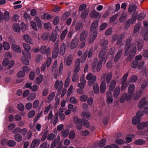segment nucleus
<instances>
[{
    "label": "nucleus",
    "mask_w": 148,
    "mask_h": 148,
    "mask_svg": "<svg viewBox=\"0 0 148 148\" xmlns=\"http://www.w3.org/2000/svg\"><path fill=\"white\" fill-rule=\"evenodd\" d=\"M143 55L145 58H148V49H145L143 51Z\"/></svg>",
    "instance_id": "64"
},
{
    "label": "nucleus",
    "mask_w": 148,
    "mask_h": 148,
    "mask_svg": "<svg viewBox=\"0 0 148 148\" xmlns=\"http://www.w3.org/2000/svg\"><path fill=\"white\" fill-rule=\"evenodd\" d=\"M55 95L54 92H52L51 93L48 97V101H51L54 98Z\"/></svg>",
    "instance_id": "54"
},
{
    "label": "nucleus",
    "mask_w": 148,
    "mask_h": 148,
    "mask_svg": "<svg viewBox=\"0 0 148 148\" xmlns=\"http://www.w3.org/2000/svg\"><path fill=\"white\" fill-rule=\"evenodd\" d=\"M40 51L43 54L46 53L48 56L50 53V48L48 47L46 49V47L44 45L42 46L40 48Z\"/></svg>",
    "instance_id": "9"
},
{
    "label": "nucleus",
    "mask_w": 148,
    "mask_h": 148,
    "mask_svg": "<svg viewBox=\"0 0 148 148\" xmlns=\"http://www.w3.org/2000/svg\"><path fill=\"white\" fill-rule=\"evenodd\" d=\"M135 89V85L133 84H130L128 88V93L130 95L132 94L134 92Z\"/></svg>",
    "instance_id": "21"
},
{
    "label": "nucleus",
    "mask_w": 148,
    "mask_h": 148,
    "mask_svg": "<svg viewBox=\"0 0 148 148\" xmlns=\"http://www.w3.org/2000/svg\"><path fill=\"white\" fill-rule=\"evenodd\" d=\"M59 48L56 47L55 48L53 51L52 57L53 58H55L57 57L59 53Z\"/></svg>",
    "instance_id": "18"
},
{
    "label": "nucleus",
    "mask_w": 148,
    "mask_h": 148,
    "mask_svg": "<svg viewBox=\"0 0 148 148\" xmlns=\"http://www.w3.org/2000/svg\"><path fill=\"white\" fill-rule=\"evenodd\" d=\"M73 57L72 55H70L67 58L66 63V65L68 66L70 65L71 64L72 60Z\"/></svg>",
    "instance_id": "30"
},
{
    "label": "nucleus",
    "mask_w": 148,
    "mask_h": 148,
    "mask_svg": "<svg viewBox=\"0 0 148 148\" xmlns=\"http://www.w3.org/2000/svg\"><path fill=\"white\" fill-rule=\"evenodd\" d=\"M123 53V51L121 50L119 51L115 55L114 59V62H118L121 57Z\"/></svg>",
    "instance_id": "11"
},
{
    "label": "nucleus",
    "mask_w": 148,
    "mask_h": 148,
    "mask_svg": "<svg viewBox=\"0 0 148 148\" xmlns=\"http://www.w3.org/2000/svg\"><path fill=\"white\" fill-rule=\"evenodd\" d=\"M23 40L26 42L28 43L30 45L33 44L34 43L32 39L28 35L26 34L23 35Z\"/></svg>",
    "instance_id": "8"
},
{
    "label": "nucleus",
    "mask_w": 148,
    "mask_h": 148,
    "mask_svg": "<svg viewBox=\"0 0 148 148\" xmlns=\"http://www.w3.org/2000/svg\"><path fill=\"white\" fill-rule=\"evenodd\" d=\"M138 64V62L137 60L134 61L132 63L131 67L133 68H136Z\"/></svg>",
    "instance_id": "62"
},
{
    "label": "nucleus",
    "mask_w": 148,
    "mask_h": 148,
    "mask_svg": "<svg viewBox=\"0 0 148 148\" xmlns=\"http://www.w3.org/2000/svg\"><path fill=\"white\" fill-rule=\"evenodd\" d=\"M40 143V139L36 138L34 139L32 141L31 146L35 147L36 146H38Z\"/></svg>",
    "instance_id": "19"
},
{
    "label": "nucleus",
    "mask_w": 148,
    "mask_h": 148,
    "mask_svg": "<svg viewBox=\"0 0 148 148\" xmlns=\"http://www.w3.org/2000/svg\"><path fill=\"white\" fill-rule=\"evenodd\" d=\"M97 33L96 31L94 32L91 34L88 40L89 43H92L95 39L97 36Z\"/></svg>",
    "instance_id": "14"
},
{
    "label": "nucleus",
    "mask_w": 148,
    "mask_h": 148,
    "mask_svg": "<svg viewBox=\"0 0 148 148\" xmlns=\"http://www.w3.org/2000/svg\"><path fill=\"white\" fill-rule=\"evenodd\" d=\"M88 97L86 95H83L79 98L80 100L82 102H85L88 99Z\"/></svg>",
    "instance_id": "50"
},
{
    "label": "nucleus",
    "mask_w": 148,
    "mask_h": 148,
    "mask_svg": "<svg viewBox=\"0 0 148 148\" xmlns=\"http://www.w3.org/2000/svg\"><path fill=\"white\" fill-rule=\"evenodd\" d=\"M79 41V40L76 38H74L72 41L70 45V48L71 49H74L77 46Z\"/></svg>",
    "instance_id": "7"
},
{
    "label": "nucleus",
    "mask_w": 148,
    "mask_h": 148,
    "mask_svg": "<svg viewBox=\"0 0 148 148\" xmlns=\"http://www.w3.org/2000/svg\"><path fill=\"white\" fill-rule=\"evenodd\" d=\"M106 140L105 139H101L99 143V146L100 147H103L106 144Z\"/></svg>",
    "instance_id": "45"
},
{
    "label": "nucleus",
    "mask_w": 148,
    "mask_h": 148,
    "mask_svg": "<svg viewBox=\"0 0 148 148\" xmlns=\"http://www.w3.org/2000/svg\"><path fill=\"white\" fill-rule=\"evenodd\" d=\"M15 140L18 142H21L22 140V137L19 134H16L14 136Z\"/></svg>",
    "instance_id": "32"
},
{
    "label": "nucleus",
    "mask_w": 148,
    "mask_h": 148,
    "mask_svg": "<svg viewBox=\"0 0 148 148\" xmlns=\"http://www.w3.org/2000/svg\"><path fill=\"white\" fill-rule=\"evenodd\" d=\"M3 46L4 49L5 50H8L10 49V45L8 42H3Z\"/></svg>",
    "instance_id": "53"
},
{
    "label": "nucleus",
    "mask_w": 148,
    "mask_h": 148,
    "mask_svg": "<svg viewBox=\"0 0 148 148\" xmlns=\"http://www.w3.org/2000/svg\"><path fill=\"white\" fill-rule=\"evenodd\" d=\"M137 7L135 5H130L128 9V11L129 12L131 13L134 12L136 10Z\"/></svg>",
    "instance_id": "26"
},
{
    "label": "nucleus",
    "mask_w": 148,
    "mask_h": 148,
    "mask_svg": "<svg viewBox=\"0 0 148 148\" xmlns=\"http://www.w3.org/2000/svg\"><path fill=\"white\" fill-rule=\"evenodd\" d=\"M63 82L62 81L57 80L55 84V87L58 91H60L63 87Z\"/></svg>",
    "instance_id": "10"
},
{
    "label": "nucleus",
    "mask_w": 148,
    "mask_h": 148,
    "mask_svg": "<svg viewBox=\"0 0 148 148\" xmlns=\"http://www.w3.org/2000/svg\"><path fill=\"white\" fill-rule=\"evenodd\" d=\"M148 84V81L147 80L144 81L142 84L140 88L143 90L145 89L147 86Z\"/></svg>",
    "instance_id": "48"
},
{
    "label": "nucleus",
    "mask_w": 148,
    "mask_h": 148,
    "mask_svg": "<svg viewBox=\"0 0 148 148\" xmlns=\"http://www.w3.org/2000/svg\"><path fill=\"white\" fill-rule=\"evenodd\" d=\"M131 40L130 39H128L125 44V51L124 55L125 56H128L130 52V53L127 58L129 60H131L135 55L137 48L136 43H130Z\"/></svg>",
    "instance_id": "1"
},
{
    "label": "nucleus",
    "mask_w": 148,
    "mask_h": 148,
    "mask_svg": "<svg viewBox=\"0 0 148 148\" xmlns=\"http://www.w3.org/2000/svg\"><path fill=\"white\" fill-rule=\"evenodd\" d=\"M49 144L45 141L40 145L39 148H49Z\"/></svg>",
    "instance_id": "42"
},
{
    "label": "nucleus",
    "mask_w": 148,
    "mask_h": 148,
    "mask_svg": "<svg viewBox=\"0 0 148 148\" xmlns=\"http://www.w3.org/2000/svg\"><path fill=\"white\" fill-rule=\"evenodd\" d=\"M87 52L86 51L84 52L83 56H82L81 58V62L83 63L84 62L87 58Z\"/></svg>",
    "instance_id": "52"
},
{
    "label": "nucleus",
    "mask_w": 148,
    "mask_h": 148,
    "mask_svg": "<svg viewBox=\"0 0 148 148\" xmlns=\"http://www.w3.org/2000/svg\"><path fill=\"white\" fill-rule=\"evenodd\" d=\"M102 63H103V61L100 60L99 61L97 68V71H99L100 70L102 66L101 64Z\"/></svg>",
    "instance_id": "55"
},
{
    "label": "nucleus",
    "mask_w": 148,
    "mask_h": 148,
    "mask_svg": "<svg viewBox=\"0 0 148 148\" xmlns=\"http://www.w3.org/2000/svg\"><path fill=\"white\" fill-rule=\"evenodd\" d=\"M25 73L22 71H19L17 74V76L18 77H22L25 76Z\"/></svg>",
    "instance_id": "59"
},
{
    "label": "nucleus",
    "mask_w": 148,
    "mask_h": 148,
    "mask_svg": "<svg viewBox=\"0 0 148 148\" xmlns=\"http://www.w3.org/2000/svg\"><path fill=\"white\" fill-rule=\"evenodd\" d=\"M23 46L24 49L27 52H28L31 49L30 46L27 43H23Z\"/></svg>",
    "instance_id": "40"
},
{
    "label": "nucleus",
    "mask_w": 148,
    "mask_h": 148,
    "mask_svg": "<svg viewBox=\"0 0 148 148\" xmlns=\"http://www.w3.org/2000/svg\"><path fill=\"white\" fill-rule=\"evenodd\" d=\"M87 37V33L85 31L82 32L80 34V39L81 41H84Z\"/></svg>",
    "instance_id": "35"
},
{
    "label": "nucleus",
    "mask_w": 148,
    "mask_h": 148,
    "mask_svg": "<svg viewBox=\"0 0 148 148\" xmlns=\"http://www.w3.org/2000/svg\"><path fill=\"white\" fill-rule=\"evenodd\" d=\"M100 88L101 92L104 93L106 90V84L105 81H103L101 82Z\"/></svg>",
    "instance_id": "15"
},
{
    "label": "nucleus",
    "mask_w": 148,
    "mask_h": 148,
    "mask_svg": "<svg viewBox=\"0 0 148 148\" xmlns=\"http://www.w3.org/2000/svg\"><path fill=\"white\" fill-rule=\"evenodd\" d=\"M123 38V36L121 34L118 36V38L117 40L116 44L117 45H120L122 42V39Z\"/></svg>",
    "instance_id": "58"
},
{
    "label": "nucleus",
    "mask_w": 148,
    "mask_h": 148,
    "mask_svg": "<svg viewBox=\"0 0 148 148\" xmlns=\"http://www.w3.org/2000/svg\"><path fill=\"white\" fill-rule=\"evenodd\" d=\"M7 145L10 147H14L16 145V143L15 141L13 140H8L7 143Z\"/></svg>",
    "instance_id": "37"
},
{
    "label": "nucleus",
    "mask_w": 148,
    "mask_h": 148,
    "mask_svg": "<svg viewBox=\"0 0 148 148\" xmlns=\"http://www.w3.org/2000/svg\"><path fill=\"white\" fill-rule=\"evenodd\" d=\"M106 76V81L107 83H109L110 81L111 80L112 76V73L111 72H109L108 74L106 75V73H104L102 76V78H105V76Z\"/></svg>",
    "instance_id": "6"
},
{
    "label": "nucleus",
    "mask_w": 148,
    "mask_h": 148,
    "mask_svg": "<svg viewBox=\"0 0 148 148\" xmlns=\"http://www.w3.org/2000/svg\"><path fill=\"white\" fill-rule=\"evenodd\" d=\"M12 28L14 31L16 32H19L20 31V27L17 23H14L12 26Z\"/></svg>",
    "instance_id": "24"
},
{
    "label": "nucleus",
    "mask_w": 148,
    "mask_h": 148,
    "mask_svg": "<svg viewBox=\"0 0 148 148\" xmlns=\"http://www.w3.org/2000/svg\"><path fill=\"white\" fill-rule=\"evenodd\" d=\"M67 32L68 29L67 28L62 32L60 36L61 40H63L64 39Z\"/></svg>",
    "instance_id": "31"
},
{
    "label": "nucleus",
    "mask_w": 148,
    "mask_h": 148,
    "mask_svg": "<svg viewBox=\"0 0 148 148\" xmlns=\"http://www.w3.org/2000/svg\"><path fill=\"white\" fill-rule=\"evenodd\" d=\"M66 49V45L64 43H62L60 48V54L61 55H63L65 53Z\"/></svg>",
    "instance_id": "23"
},
{
    "label": "nucleus",
    "mask_w": 148,
    "mask_h": 148,
    "mask_svg": "<svg viewBox=\"0 0 148 148\" xmlns=\"http://www.w3.org/2000/svg\"><path fill=\"white\" fill-rule=\"evenodd\" d=\"M148 105V101L145 97L142 98L139 101L138 104V108L141 109Z\"/></svg>",
    "instance_id": "5"
},
{
    "label": "nucleus",
    "mask_w": 148,
    "mask_h": 148,
    "mask_svg": "<svg viewBox=\"0 0 148 148\" xmlns=\"http://www.w3.org/2000/svg\"><path fill=\"white\" fill-rule=\"evenodd\" d=\"M86 79L88 81V85L89 86H91L96 81L97 77L95 75H93L90 73L87 74L86 76Z\"/></svg>",
    "instance_id": "2"
},
{
    "label": "nucleus",
    "mask_w": 148,
    "mask_h": 148,
    "mask_svg": "<svg viewBox=\"0 0 148 148\" xmlns=\"http://www.w3.org/2000/svg\"><path fill=\"white\" fill-rule=\"evenodd\" d=\"M58 120V115L57 114H56L55 117L53 119V120H51V122L54 125H55Z\"/></svg>",
    "instance_id": "44"
},
{
    "label": "nucleus",
    "mask_w": 148,
    "mask_h": 148,
    "mask_svg": "<svg viewBox=\"0 0 148 148\" xmlns=\"http://www.w3.org/2000/svg\"><path fill=\"white\" fill-rule=\"evenodd\" d=\"M135 143L138 145H142L145 143V141L142 139H138L136 140Z\"/></svg>",
    "instance_id": "49"
},
{
    "label": "nucleus",
    "mask_w": 148,
    "mask_h": 148,
    "mask_svg": "<svg viewBox=\"0 0 148 148\" xmlns=\"http://www.w3.org/2000/svg\"><path fill=\"white\" fill-rule=\"evenodd\" d=\"M11 48L14 51L16 52L20 53L21 51V49L20 47L17 45L15 44L13 45L11 47Z\"/></svg>",
    "instance_id": "22"
},
{
    "label": "nucleus",
    "mask_w": 148,
    "mask_h": 148,
    "mask_svg": "<svg viewBox=\"0 0 148 148\" xmlns=\"http://www.w3.org/2000/svg\"><path fill=\"white\" fill-rule=\"evenodd\" d=\"M112 32V29L111 28H110L108 29L105 32V34L106 35L108 36L111 34Z\"/></svg>",
    "instance_id": "63"
},
{
    "label": "nucleus",
    "mask_w": 148,
    "mask_h": 148,
    "mask_svg": "<svg viewBox=\"0 0 148 148\" xmlns=\"http://www.w3.org/2000/svg\"><path fill=\"white\" fill-rule=\"evenodd\" d=\"M93 88L94 92L96 94H97L99 91V87L98 84L97 83H95L93 84Z\"/></svg>",
    "instance_id": "27"
},
{
    "label": "nucleus",
    "mask_w": 148,
    "mask_h": 148,
    "mask_svg": "<svg viewBox=\"0 0 148 148\" xmlns=\"http://www.w3.org/2000/svg\"><path fill=\"white\" fill-rule=\"evenodd\" d=\"M70 102L71 103L76 104L77 103V101L75 97H71L70 100Z\"/></svg>",
    "instance_id": "56"
},
{
    "label": "nucleus",
    "mask_w": 148,
    "mask_h": 148,
    "mask_svg": "<svg viewBox=\"0 0 148 148\" xmlns=\"http://www.w3.org/2000/svg\"><path fill=\"white\" fill-rule=\"evenodd\" d=\"M21 60L23 64L26 65H28L29 64V60L26 59L25 57H22L21 58Z\"/></svg>",
    "instance_id": "47"
},
{
    "label": "nucleus",
    "mask_w": 148,
    "mask_h": 148,
    "mask_svg": "<svg viewBox=\"0 0 148 148\" xmlns=\"http://www.w3.org/2000/svg\"><path fill=\"white\" fill-rule=\"evenodd\" d=\"M90 15L91 17L96 18L99 16V18H100L101 14L94 10L93 11H91L90 12Z\"/></svg>",
    "instance_id": "12"
},
{
    "label": "nucleus",
    "mask_w": 148,
    "mask_h": 148,
    "mask_svg": "<svg viewBox=\"0 0 148 148\" xmlns=\"http://www.w3.org/2000/svg\"><path fill=\"white\" fill-rule=\"evenodd\" d=\"M108 44V41L106 40H105V39H102L100 43V45L102 47H106Z\"/></svg>",
    "instance_id": "39"
},
{
    "label": "nucleus",
    "mask_w": 148,
    "mask_h": 148,
    "mask_svg": "<svg viewBox=\"0 0 148 148\" xmlns=\"http://www.w3.org/2000/svg\"><path fill=\"white\" fill-rule=\"evenodd\" d=\"M120 92V88L119 86H117L114 91L113 97L114 98H116L119 95Z\"/></svg>",
    "instance_id": "17"
},
{
    "label": "nucleus",
    "mask_w": 148,
    "mask_h": 148,
    "mask_svg": "<svg viewBox=\"0 0 148 148\" xmlns=\"http://www.w3.org/2000/svg\"><path fill=\"white\" fill-rule=\"evenodd\" d=\"M141 23H140L138 22L134 28V33L137 32L139 29L140 27L141 26Z\"/></svg>",
    "instance_id": "41"
},
{
    "label": "nucleus",
    "mask_w": 148,
    "mask_h": 148,
    "mask_svg": "<svg viewBox=\"0 0 148 148\" xmlns=\"http://www.w3.org/2000/svg\"><path fill=\"white\" fill-rule=\"evenodd\" d=\"M141 118H139V117H137L136 116L133 118L132 122L133 124L136 125L141 121Z\"/></svg>",
    "instance_id": "28"
},
{
    "label": "nucleus",
    "mask_w": 148,
    "mask_h": 148,
    "mask_svg": "<svg viewBox=\"0 0 148 148\" xmlns=\"http://www.w3.org/2000/svg\"><path fill=\"white\" fill-rule=\"evenodd\" d=\"M116 81L115 80H112L110 83L109 89L110 91H112L116 86Z\"/></svg>",
    "instance_id": "20"
},
{
    "label": "nucleus",
    "mask_w": 148,
    "mask_h": 148,
    "mask_svg": "<svg viewBox=\"0 0 148 148\" xmlns=\"http://www.w3.org/2000/svg\"><path fill=\"white\" fill-rule=\"evenodd\" d=\"M43 78V76L42 75H40L38 77H37L35 79L36 83L38 85H39L41 83Z\"/></svg>",
    "instance_id": "33"
},
{
    "label": "nucleus",
    "mask_w": 148,
    "mask_h": 148,
    "mask_svg": "<svg viewBox=\"0 0 148 148\" xmlns=\"http://www.w3.org/2000/svg\"><path fill=\"white\" fill-rule=\"evenodd\" d=\"M132 97V96H130L129 97H127V94L125 93H124L121 96L120 99V101L121 103H123L126 99L127 101H128L130 100Z\"/></svg>",
    "instance_id": "13"
},
{
    "label": "nucleus",
    "mask_w": 148,
    "mask_h": 148,
    "mask_svg": "<svg viewBox=\"0 0 148 148\" xmlns=\"http://www.w3.org/2000/svg\"><path fill=\"white\" fill-rule=\"evenodd\" d=\"M138 77L136 75L131 76L130 79V81L131 82H134L137 80Z\"/></svg>",
    "instance_id": "57"
},
{
    "label": "nucleus",
    "mask_w": 148,
    "mask_h": 148,
    "mask_svg": "<svg viewBox=\"0 0 148 148\" xmlns=\"http://www.w3.org/2000/svg\"><path fill=\"white\" fill-rule=\"evenodd\" d=\"M138 49V50H141L143 46V43L141 40H138L137 43Z\"/></svg>",
    "instance_id": "34"
},
{
    "label": "nucleus",
    "mask_w": 148,
    "mask_h": 148,
    "mask_svg": "<svg viewBox=\"0 0 148 148\" xmlns=\"http://www.w3.org/2000/svg\"><path fill=\"white\" fill-rule=\"evenodd\" d=\"M146 122H141L137 125V128L139 130H142L146 127Z\"/></svg>",
    "instance_id": "29"
},
{
    "label": "nucleus",
    "mask_w": 148,
    "mask_h": 148,
    "mask_svg": "<svg viewBox=\"0 0 148 148\" xmlns=\"http://www.w3.org/2000/svg\"><path fill=\"white\" fill-rule=\"evenodd\" d=\"M98 25V21L96 20L94 21L91 25L90 29L91 32L95 30L97 27Z\"/></svg>",
    "instance_id": "16"
},
{
    "label": "nucleus",
    "mask_w": 148,
    "mask_h": 148,
    "mask_svg": "<svg viewBox=\"0 0 148 148\" xmlns=\"http://www.w3.org/2000/svg\"><path fill=\"white\" fill-rule=\"evenodd\" d=\"M89 12V10L86 9L83 11L81 14V17L82 18H86L88 15Z\"/></svg>",
    "instance_id": "25"
},
{
    "label": "nucleus",
    "mask_w": 148,
    "mask_h": 148,
    "mask_svg": "<svg viewBox=\"0 0 148 148\" xmlns=\"http://www.w3.org/2000/svg\"><path fill=\"white\" fill-rule=\"evenodd\" d=\"M143 35L144 40H148V29L144 32Z\"/></svg>",
    "instance_id": "60"
},
{
    "label": "nucleus",
    "mask_w": 148,
    "mask_h": 148,
    "mask_svg": "<svg viewBox=\"0 0 148 148\" xmlns=\"http://www.w3.org/2000/svg\"><path fill=\"white\" fill-rule=\"evenodd\" d=\"M50 40L53 42H55L56 40L57 35L53 33H52L50 37Z\"/></svg>",
    "instance_id": "38"
},
{
    "label": "nucleus",
    "mask_w": 148,
    "mask_h": 148,
    "mask_svg": "<svg viewBox=\"0 0 148 148\" xmlns=\"http://www.w3.org/2000/svg\"><path fill=\"white\" fill-rule=\"evenodd\" d=\"M36 95L34 92L31 93L27 97V99L28 100L31 101L33 100L36 97Z\"/></svg>",
    "instance_id": "36"
},
{
    "label": "nucleus",
    "mask_w": 148,
    "mask_h": 148,
    "mask_svg": "<svg viewBox=\"0 0 148 148\" xmlns=\"http://www.w3.org/2000/svg\"><path fill=\"white\" fill-rule=\"evenodd\" d=\"M107 51V49L104 48L100 52L98 56L100 58V60L103 61V62L105 64L106 61V57H105V55Z\"/></svg>",
    "instance_id": "4"
},
{
    "label": "nucleus",
    "mask_w": 148,
    "mask_h": 148,
    "mask_svg": "<svg viewBox=\"0 0 148 148\" xmlns=\"http://www.w3.org/2000/svg\"><path fill=\"white\" fill-rule=\"evenodd\" d=\"M44 26L45 28L48 30H50L52 29V26L49 23H44Z\"/></svg>",
    "instance_id": "43"
},
{
    "label": "nucleus",
    "mask_w": 148,
    "mask_h": 148,
    "mask_svg": "<svg viewBox=\"0 0 148 148\" xmlns=\"http://www.w3.org/2000/svg\"><path fill=\"white\" fill-rule=\"evenodd\" d=\"M62 136L63 137L65 138L67 136L69 133V130L68 129H66L63 132H62Z\"/></svg>",
    "instance_id": "51"
},
{
    "label": "nucleus",
    "mask_w": 148,
    "mask_h": 148,
    "mask_svg": "<svg viewBox=\"0 0 148 148\" xmlns=\"http://www.w3.org/2000/svg\"><path fill=\"white\" fill-rule=\"evenodd\" d=\"M73 121L75 124H77L76 128L79 130L82 129V121L81 119H79L77 116H74Z\"/></svg>",
    "instance_id": "3"
},
{
    "label": "nucleus",
    "mask_w": 148,
    "mask_h": 148,
    "mask_svg": "<svg viewBox=\"0 0 148 148\" xmlns=\"http://www.w3.org/2000/svg\"><path fill=\"white\" fill-rule=\"evenodd\" d=\"M69 134V138L70 139H73L75 136V132L74 130H71Z\"/></svg>",
    "instance_id": "46"
},
{
    "label": "nucleus",
    "mask_w": 148,
    "mask_h": 148,
    "mask_svg": "<svg viewBox=\"0 0 148 148\" xmlns=\"http://www.w3.org/2000/svg\"><path fill=\"white\" fill-rule=\"evenodd\" d=\"M51 107V105L50 104L48 105L47 106L45 107L44 112L45 114L46 115L48 113V112Z\"/></svg>",
    "instance_id": "61"
}]
</instances>
